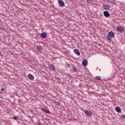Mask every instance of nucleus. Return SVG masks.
<instances>
[{
    "mask_svg": "<svg viewBox=\"0 0 125 125\" xmlns=\"http://www.w3.org/2000/svg\"><path fill=\"white\" fill-rule=\"evenodd\" d=\"M84 112L85 115H86V116H87L88 117H90V116L92 115V112L90 110H85Z\"/></svg>",
    "mask_w": 125,
    "mask_h": 125,
    "instance_id": "obj_1",
    "label": "nucleus"
},
{
    "mask_svg": "<svg viewBox=\"0 0 125 125\" xmlns=\"http://www.w3.org/2000/svg\"><path fill=\"white\" fill-rule=\"evenodd\" d=\"M58 3L59 6H60L61 7H62V6H65V3H64V1L62 0H59Z\"/></svg>",
    "mask_w": 125,
    "mask_h": 125,
    "instance_id": "obj_2",
    "label": "nucleus"
},
{
    "mask_svg": "<svg viewBox=\"0 0 125 125\" xmlns=\"http://www.w3.org/2000/svg\"><path fill=\"white\" fill-rule=\"evenodd\" d=\"M117 30L119 32H121L123 33L124 31H125V28L123 26H118Z\"/></svg>",
    "mask_w": 125,
    "mask_h": 125,
    "instance_id": "obj_3",
    "label": "nucleus"
},
{
    "mask_svg": "<svg viewBox=\"0 0 125 125\" xmlns=\"http://www.w3.org/2000/svg\"><path fill=\"white\" fill-rule=\"evenodd\" d=\"M104 9L105 10H110V5H108V4H105L104 5Z\"/></svg>",
    "mask_w": 125,
    "mask_h": 125,
    "instance_id": "obj_4",
    "label": "nucleus"
},
{
    "mask_svg": "<svg viewBox=\"0 0 125 125\" xmlns=\"http://www.w3.org/2000/svg\"><path fill=\"white\" fill-rule=\"evenodd\" d=\"M46 37H47V34H46L45 32H43L41 35V38L42 39H45Z\"/></svg>",
    "mask_w": 125,
    "mask_h": 125,
    "instance_id": "obj_5",
    "label": "nucleus"
},
{
    "mask_svg": "<svg viewBox=\"0 0 125 125\" xmlns=\"http://www.w3.org/2000/svg\"><path fill=\"white\" fill-rule=\"evenodd\" d=\"M28 78L30 81H34L35 77H34V76L31 74H28Z\"/></svg>",
    "mask_w": 125,
    "mask_h": 125,
    "instance_id": "obj_6",
    "label": "nucleus"
},
{
    "mask_svg": "<svg viewBox=\"0 0 125 125\" xmlns=\"http://www.w3.org/2000/svg\"><path fill=\"white\" fill-rule=\"evenodd\" d=\"M108 35L110 38H114L115 37V33L112 31H110L108 33Z\"/></svg>",
    "mask_w": 125,
    "mask_h": 125,
    "instance_id": "obj_7",
    "label": "nucleus"
},
{
    "mask_svg": "<svg viewBox=\"0 0 125 125\" xmlns=\"http://www.w3.org/2000/svg\"><path fill=\"white\" fill-rule=\"evenodd\" d=\"M104 15L105 16V17H110V14L108 11H104Z\"/></svg>",
    "mask_w": 125,
    "mask_h": 125,
    "instance_id": "obj_8",
    "label": "nucleus"
},
{
    "mask_svg": "<svg viewBox=\"0 0 125 125\" xmlns=\"http://www.w3.org/2000/svg\"><path fill=\"white\" fill-rule=\"evenodd\" d=\"M74 53H75V54H77V55H78V56H80V55H81V53H80V51H79L78 49H75L74 50Z\"/></svg>",
    "mask_w": 125,
    "mask_h": 125,
    "instance_id": "obj_9",
    "label": "nucleus"
},
{
    "mask_svg": "<svg viewBox=\"0 0 125 125\" xmlns=\"http://www.w3.org/2000/svg\"><path fill=\"white\" fill-rule=\"evenodd\" d=\"M82 65L84 66H87V61L86 60H83L82 62Z\"/></svg>",
    "mask_w": 125,
    "mask_h": 125,
    "instance_id": "obj_10",
    "label": "nucleus"
},
{
    "mask_svg": "<svg viewBox=\"0 0 125 125\" xmlns=\"http://www.w3.org/2000/svg\"><path fill=\"white\" fill-rule=\"evenodd\" d=\"M42 111H43L44 113H47V114H50V111L48 110L44 109V108H41Z\"/></svg>",
    "mask_w": 125,
    "mask_h": 125,
    "instance_id": "obj_11",
    "label": "nucleus"
},
{
    "mask_svg": "<svg viewBox=\"0 0 125 125\" xmlns=\"http://www.w3.org/2000/svg\"><path fill=\"white\" fill-rule=\"evenodd\" d=\"M49 67V69H51V70H53V71H55V67H54V65L50 64Z\"/></svg>",
    "mask_w": 125,
    "mask_h": 125,
    "instance_id": "obj_12",
    "label": "nucleus"
},
{
    "mask_svg": "<svg viewBox=\"0 0 125 125\" xmlns=\"http://www.w3.org/2000/svg\"><path fill=\"white\" fill-rule=\"evenodd\" d=\"M36 47L38 49V50H39V51H42V47L41 45L36 46Z\"/></svg>",
    "mask_w": 125,
    "mask_h": 125,
    "instance_id": "obj_13",
    "label": "nucleus"
},
{
    "mask_svg": "<svg viewBox=\"0 0 125 125\" xmlns=\"http://www.w3.org/2000/svg\"><path fill=\"white\" fill-rule=\"evenodd\" d=\"M115 110L116 112H118V113H121V109L120 107L118 106L115 108Z\"/></svg>",
    "mask_w": 125,
    "mask_h": 125,
    "instance_id": "obj_14",
    "label": "nucleus"
},
{
    "mask_svg": "<svg viewBox=\"0 0 125 125\" xmlns=\"http://www.w3.org/2000/svg\"><path fill=\"white\" fill-rule=\"evenodd\" d=\"M112 38V37H110V36L107 35L106 36L107 41H110V42H111V41H112V38Z\"/></svg>",
    "mask_w": 125,
    "mask_h": 125,
    "instance_id": "obj_15",
    "label": "nucleus"
},
{
    "mask_svg": "<svg viewBox=\"0 0 125 125\" xmlns=\"http://www.w3.org/2000/svg\"><path fill=\"white\" fill-rule=\"evenodd\" d=\"M4 91H5V89L4 88H2L1 89V93L2 94Z\"/></svg>",
    "mask_w": 125,
    "mask_h": 125,
    "instance_id": "obj_16",
    "label": "nucleus"
},
{
    "mask_svg": "<svg viewBox=\"0 0 125 125\" xmlns=\"http://www.w3.org/2000/svg\"><path fill=\"white\" fill-rule=\"evenodd\" d=\"M96 79H97V80H98V81H100V80H101V77L96 76Z\"/></svg>",
    "mask_w": 125,
    "mask_h": 125,
    "instance_id": "obj_17",
    "label": "nucleus"
},
{
    "mask_svg": "<svg viewBox=\"0 0 125 125\" xmlns=\"http://www.w3.org/2000/svg\"><path fill=\"white\" fill-rule=\"evenodd\" d=\"M93 2V0H87V2H88V3H91V2Z\"/></svg>",
    "mask_w": 125,
    "mask_h": 125,
    "instance_id": "obj_18",
    "label": "nucleus"
},
{
    "mask_svg": "<svg viewBox=\"0 0 125 125\" xmlns=\"http://www.w3.org/2000/svg\"><path fill=\"white\" fill-rule=\"evenodd\" d=\"M13 119L14 120H15L16 121H17V120H18V118L17 117L14 116V117H13Z\"/></svg>",
    "mask_w": 125,
    "mask_h": 125,
    "instance_id": "obj_19",
    "label": "nucleus"
},
{
    "mask_svg": "<svg viewBox=\"0 0 125 125\" xmlns=\"http://www.w3.org/2000/svg\"><path fill=\"white\" fill-rule=\"evenodd\" d=\"M73 70L75 72H77V68L76 67H74L73 68Z\"/></svg>",
    "mask_w": 125,
    "mask_h": 125,
    "instance_id": "obj_20",
    "label": "nucleus"
},
{
    "mask_svg": "<svg viewBox=\"0 0 125 125\" xmlns=\"http://www.w3.org/2000/svg\"><path fill=\"white\" fill-rule=\"evenodd\" d=\"M121 118H123V119H125V115H122V116H121Z\"/></svg>",
    "mask_w": 125,
    "mask_h": 125,
    "instance_id": "obj_21",
    "label": "nucleus"
},
{
    "mask_svg": "<svg viewBox=\"0 0 125 125\" xmlns=\"http://www.w3.org/2000/svg\"><path fill=\"white\" fill-rule=\"evenodd\" d=\"M63 54H65V53H67V52L64 51V52H63Z\"/></svg>",
    "mask_w": 125,
    "mask_h": 125,
    "instance_id": "obj_22",
    "label": "nucleus"
},
{
    "mask_svg": "<svg viewBox=\"0 0 125 125\" xmlns=\"http://www.w3.org/2000/svg\"><path fill=\"white\" fill-rule=\"evenodd\" d=\"M39 125H42V124H41V123L39 124Z\"/></svg>",
    "mask_w": 125,
    "mask_h": 125,
    "instance_id": "obj_23",
    "label": "nucleus"
}]
</instances>
